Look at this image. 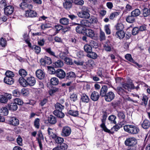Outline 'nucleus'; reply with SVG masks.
Wrapping results in <instances>:
<instances>
[{
	"label": "nucleus",
	"mask_w": 150,
	"mask_h": 150,
	"mask_svg": "<svg viewBox=\"0 0 150 150\" xmlns=\"http://www.w3.org/2000/svg\"><path fill=\"white\" fill-rule=\"evenodd\" d=\"M124 129L127 132L133 134L138 133L139 131L138 127L134 125H127L124 126Z\"/></svg>",
	"instance_id": "1"
},
{
	"label": "nucleus",
	"mask_w": 150,
	"mask_h": 150,
	"mask_svg": "<svg viewBox=\"0 0 150 150\" xmlns=\"http://www.w3.org/2000/svg\"><path fill=\"white\" fill-rule=\"evenodd\" d=\"M78 16L81 18H88L90 16L88 9L87 7L83 6L81 11L77 13Z\"/></svg>",
	"instance_id": "2"
},
{
	"label": "nucleus",
	"mask_w": 150,
	"mask_h": 150,
	"mask_svg": "<svg viewBox=\"0 0 150 150\" xmlns=\"http://www.w3.org/2000/svg\"><path fill=\"white\" fill-rule=\"evenodd\" d=\"M137 143V139L134 137L127 138L125 142V144L127 146H131L135 145Z\"/></svg>",
	"instance_id": "3"
},
{
	"label": "nucleus",
	"mask_w": 150,
	"mask_h": 150,
	"mask_svg": "<svg viewBox=\"0 0 150 150\" xmlns=\"http://www.w3.org/2000/svg\"><path fill=\"white\" fill-rule=\"evenodd\" d=\"M71 133V128L68 126H66L63 127L62 128L61 134L63 137H66L69 136Z\"/></svg>",
	"instance_id": "4"
},
{
	"label": "nucleus",
	"mask_w": 150,
	"mask_h": 150,
	"mask_svg": "<svg viewBox=\"0 0 150 150\" xmlns=\"http://www.w3.org/2000/svg\"><path fill=\"white\" fill-rule=\"evenodd\" d=\"M28 86H33L35 84L36 80L34 77L30 76L26 77Z\"/></svg>",
	"instance_id": "5"
},
{
	"label": "nucleus",
	"mask_w": 150,
	"mask_h": 150,
	"mask_svg": "<svg viewBox=\"0 0 150 150\" xmlns=\"http://www.w3.org/2000/svg\"><path fill=\"white\" fill-rule=\"evenodd\" d=\"M54 27V29H52L50 30L51 32V36H54L58 33L59 31L62 29L63 26L60 25H57Z\"/></svg>",
	"instance_id": "6"
},
{
	"label": "nucleus",
	"mask_w": 150,
	"mask_h": 150,
	"mask_svg": "<svg viewBox=\"0 0 150 150\" xmlns=\"http://www.w3.org/2000/svg\"><path fill=\"white\" fill-rule=\"evenodd\" d=\"M40 62L42 65L45 66L46 65L51 64L52 63V61L50 58L45 56L43 58L40 59Z\"/></svg>",
	"instance_id": "7"
},
{
	"label": "nucleus",
	"mask_w": 150,
	"mask_h": 150,
	"mask_svg": "<svg viewBox=\"0 0 150 150\" xmlns=\"http://www.w3.org/2000/svg\"><path fill=\"white\" fill-rule=\"evenodd\" d=\"M126 123V121H119V125H116L114 126L111 129V133H112L115 131H117L120 128L122 127V125H124Z\"/></svg>",
	"instance_id": "8"
},
{
	"label": "nucleus",
	"mask_w": 150,
	"mask_h": 150,
	"mask_svg": "<svg viewBox=\"0 0 150 150\" xmlns=\"http://www.w3.org/2000/svg\"><path fill=\"white\" fill-rule=\"evenodd\" d=\"M25 1L23 2L20 5V7L23 9H25L26 8L29 9H31L32 8V6L31 4H29L27 3L30 2L31 0H24Z\"/></svg>",
	"instance_id": "9"
},
{
	"label": "nucleus",
	"mask_w": 150,
	"mask_h": 150,
	"mask_svg": "<svg viewBox=\"0 0 150 150\" xmlns=\"http://www.w3.org/2000/svg\"><path fill=\"white\" fill-rule=\"evenodd\" d=\"M55 76L60 79H62L65 76L66 73L62 69H58L56 70Z\"/></svg>",
	"instance_id": "10"
},
{
	"label": "nucleus",
	"mask_w": 150,
	"mask_h": 150,
	"mask_svg": "<svg viewBox=\"0 0 150 150\" xmlns=\"http://www.w3.org/2000/svg\"><path fill=\"white\" fill-rule=\"evenodd\" d=\"M103 47L104 49L106 51L108 52L110 51L112 49V46L110 44V41L107 40L103 43Z\"/></svg>",
	"instance_id": "11"
},
{
	"label": "nucleus",
	"mask_w": 150,
	"mask_h": 150,
	"mask_svg": "<svg viewBox=\"0 0 150 150\" xmlns=\"http://www.w3.org/2000/svg\"><path fill=\"white\" fill-rule=\"evenodd\" d=\"M8 122L10 124L14 126L18 125L19 123L18 119L14 117L10 118L8 121Z\"/></svg>",
	"instance_id": "12"
},
{
	"label": "nucleus",
	"mask_w": 150,
	"mask_h": 150,
	"mask_svg": "<svg viewBox=\"0 0 150 150\" xmlns=\"http://www.w3.org/2000/svg\"><path fill=\"white\" fill-rule=\"evenodd\" d=\"M115 97V95L114 93L112 91H110L106 94L105 96V98L107 101L110 102L114 99Z\"/></svg>",
	"instance_id": "13"
},
{
	"label": "nucleus",
	"mask_w": 150,
	"mask_h": 150,
	"mask_svg": "<svg viewBox=\"0 0 150 150\" xmlns=\"http://www.w3.org/2000/svg\"><path fill=\"white\" fill-rule=\"evenodd\" d=\"M25 15L27 17H34L37 16V13L34 11L29 10L25 11Z\"/></svg>",
	"instance_id": "14"
},
{
	"label": "nucleus",
	"mask_w": 150,
	"mask_h": 150,
	"mask_svg": "<svg viewBox=\"0 0 150 150\" xmlns=\"http://www.w3.org/2000/svg\"><path fill=\"white\" fill-rule=\"evenodd\" d=\"M14 10L13 6L9 5L4 8V11L5 14L7 15L11 14L12 13Z\"/></svg>",
	"instance_id": "15"
},
{
	"label": "nucleus",
	"mask_w": 150,
	"mask_h": 150,
	"mask_svg": "<svg viewBox=\"0 0 150 150\" xmlns=\"http://www.w3.org/2000/svg\"><path fill=\"white\" fill-rule=\"evenodd\" d=\"M36 77L40 79H43L45 76V73L41 70H37L35 72Z\"/></svg>",
	"instance_id": "16"
},
{
	"label": "nucleus",
	"mask_w": 150,
	"mask_h": 150,
	"mask_svg": "<svg viewBox=\"0 0 150 150\" xmlns=\"http://www.w3.org/2000/svg\"><path fill=\"white\" fill-rule=\"evenodd\" d=\"M85 29V33L87 36L92 38L95 37V33L93 30L88 28H86Z\"/></svg>",
	"instance_id": "17"
},
{
	"label": "nucleus",
	"mask_w": 150,
	"mask_h": 150,
	"mask_svg": "<svg viewBox=\"0 0 150 150\" xmlns=\"http://www.w3.org/2000/svg\"><path fill=\"white\" fill-rule=\"evenodd\" d=\"M106 118V116L105 115H104L103 116V119L102 120V124L100 125V127L102 128L103 130L105 132L108 133H111V130L108 129L105 126L104 121Z\"/></svg>",
	"instance_id": "18"
},
{
	"label": "nucleus",
	"mask_w": 150,
	"mask_h": 150,
	"mask_svg": "<svg viewBox=\"0 0 150 150\" xmlns=\"http://www.w3.org/2000/svg\"><path fill=\"white\" fill-rule=\"evenodd\" d=\"M122 87L125 89L127 90L128 91H130L132 89L134 88V84L131 83L129 84L124 83L122 84Z\"/></svg>",
	"instance_id": "19"
},
{
	"label": "nucleus",
	"mask_w": 150,
	"mask_h": 150,
	"mask_svg": "<svg viewBox=\"0 0 150 150\" xmlns=\"http://www.w3.org/2000/svg\"><path fill=\"white\" fill-rule=\"evenodd\" d=\"M142 127L144 129H148L150 127V121L147 119H145L142 124Z\"/></svg>",
	"instance_id": "20"
},
{
	"label": "nucleus",
	"mask_w": 150,
	"mask_h": 150,
	"mask_svg": "<svg viewBox=\"0 0 150 150\" xmlns=\"http://www.w3.org/2000/svg\"><path fill=\"white\" fill-rule=\"evenodd\" d=\"M100 97L99 94L96 91L93 92L91 94V99L94 101H96L99 99Z\"/></svg>",
	"instance_id": "21"
},
{
	"label": "nucleus",
	"mask_w": 150,
	"mask_h": 150,
	"mask_svg": "<svg viewBox=\"0 0 150 150\" xmlns=\"http://www.w3.org/2000/svg\"><path fill=\"white\" fill-rule=\"evenodd\" d=\"M76 77L75 73L72 71L69 72L67 73L66 78L69 80H72Z\"/></svg>",
	"instance_id": "22"
},
{
	"label": "nucleus",
	"mask_w": 150,
	"mask_h": 150,
	"mask_svg": "<svg viewBox=\"0 0 150 150\" xmlns=\"http://www.w3.org/2000/svg\"><path fill=\"white\" fill-rule=\"evenodd\" d=\"M108 91V87L104 85L101 88L100 92V96L102 97L105 96L106 94V93Z\"/></svg>",
	"instance_id": "23"
},
{
	"label": "nucleus",
	"mask_w": 150,
	"mask_h": 150,
	"mask_svg": "<svg viewBox=\"0 0 150 150\" xmlns=\"http://www.w3.org/2000/svg\"><path fill=\"white\" fill-rule=\"evenodd\" d=\"M117 116L120 120L119 121H125V115L124 112L123 111H117Z\"/></svg>",
	"instance_id": "24"
},
{
	"label": "nucleus",
	"mask_w": 150,
	"mask_h": 150,
	"mask_svg": "<svg viewBox=\"0 0 150 150\" xmlns=\"http://www.w3.org/2000/svg\"><path fill=\"white\" fill-rule=\"evenodd\" d=\"M81 100L85 103H88L89 101V99L87 95L84 93H82L81 95Z\"/></svg>",
	"instance_id": "25"
},
{
	"label": "nucleus",
	"mask_w": 150,
	"mask_h": 150,
	"mask_svg": "<svg viewBox=\"0 0 150 150\" xmlns=\"http://www.w3.org/2000/svg\"><path fill=\"white\" fill-rule=\"evenodd\" d=\"M8 107L10 110L14 111L17 110L18 107L17 104L14 102L8 105Z\"/></svg>",
	"instance_id": "26"
},
{
	"label": "nucleus",
	"mask_w": 150,
	"mask_h": 150,
	"mask_svg": "<svg viewBox=\"0 0 150 150\" xmlns=\"http://www.w3.org/2000/svg\"><path fill=\"white\" fill-rule=\"evenodd\" d=\"M135 18L131 14L128 16L126 18V21L129 23H132L134 22L135 21Z\"/></svg>",
	"instance_id": "27"
},
{
	"label": "nucleus",
	"mask_w": 150,
	"mask_h": 150,
	"mask_svg": "<svg viewBox=\"0 0 150 150\" xmlns=\"http://www.w3.org/2000/svg\"><path fill=\"white\" fill-rule=\"evenodd\" d=\"M18 81L20 85L24 87L28 86L26 78L25 79L23 77H20Z\"/></svg>",
	"instance_id": "28"
},
{
	"label": "nucleus",
	"mask_w": 150,
	"mask_h": 150,
	"mask_svg": "<svg viewBox=\"0 0 150 150\" xmlns=\"http://www.w3.org/2000/svg\"><path fill=\"white\" fill-rule=\"evenodd\" d=\"M125 33L122 30L118 31L116 32L115 35L117 38L120 39L123 38L125 36Z\"/></svg>",
	"instance_id": "29"
},
{
	"label": "nucleus",
	"mask_w": 150,
	"mask_h": 150,
	"mask_svg": "<svg viewBox=\"0 0 150 150\" xmlns=\"http://www.w3.org/2000/svg\"><path fill=\"white\" fill-rule=\"evenodd\" d=\"M5 83L9 85L13 84L14 82V80L13 78L5 77L4 79Z\"/></svg>",
	"instance_id": "30"
},
{
	"label": "nucleus",
	"mask_w": 150,
	"mask_h": 150,
	"mask_svg": "<svg viewBox=\"0 0 150 150\" xmlns=\"http://www.w3.org/2000/svg\"><path fill=\"white\" fill-rule=\"evenodd\" d=\"M141 13V11L139 9L136 8L132 11L130 14L135 18L139 16L140 14Z\"/></svg>",
	"instance_id": "31"
},
{
	"label": "nucleus",
	"mask_w": 150,
	"mask_h": 150,
	"mask_svg": "<svg viewBox=\"0 0 150 150\" xmlns=\"http://www.w3.org/2000/svg\"><path fill=\"white\" fill-rule=\"evenodd\" d=\"M54 114L58 117L62 118L64 116V114L62 112V110H54Z\"/></svg>",
	"instance_id": "32"
},
{
	"label": "nucleus",
	"mask_w": 150,
	"mask_h": 150,
	"mask_svg": "<svg viewBox=\"0 0 150 150\" xmlns=\"http://www.w3.org/2000/svg\"><path fill=\"white\" fill-rule=\"evenodd\" d=\"M48 121L51 124H55L57 122L56 118L52 115H50L48 118Z\"/></svg>",
	"instance_id": "33"
},
{
	"label": "nucleus",
	"mask_w": 150,
	"mask_h": 150,
	"mask_svg": "<svg viewBox=\"0 0 150 150\" xmlns=\"http://www.w3.org/2000/svg\"><path fill=\"white\" fill-rule=\"evenodd\" d=\"M64 64L62 61L58 60L53 63V66L55 67H61L63 66Z\"/></svg>",
	"instance_id": "34"
},
{
	"label": "nucleus",
	"mask_w": 150,
	"mask_h": 150,
	"mask_svg": "<svg viewBox=\"0 0 150 150\" xmlns=\"http://www.w3.org/2000/svg\"><path fill=\"white\" fill-rule=\"evenodd\" d=\"M0 113L1 115H7L8 113V110L6 107H3L0 108Z\"/></svg>",
	"instance_id": "35"
},
{
	"label": "nucleus",
	"mask_w": 150,
	"mask_h": 150,
	"mask_svg": "<svg viewBox=\"0 0 150 150\" xmlns=\"http://www.w3.org/2000/svg\"><path fill=\"white\" fill-rule=\"evenodd\" d=\"M53 130L50 128H49L47 129L48 133L50 137L54 139L56 137V135L53 132Z\"/></svg>",
	"instance_id": "36"
},
{
	"label": "nucleus",
	"mask_w": 150,
	"mask_h": 150,
	"mask_svg": "<svg viewBox=\"0 0 150 150\" xmlns=\"http://www.w3.org/2000/svg\"><path fill=\"white\" fill-rule=\"evenodd\" d=\"M59 22L63 25H67L69 23V20L66 18H62L60 19Z\"/></svg>",
	"instance_id": "37"
},
{
	"label": "nucleus",
	"mask_w": 150,
	"mask_h": 150,
	"mask_svg": "<svg viewBox=\"0 0 150 150\" xmlns=\"http://www.w3.org/2000/svg\"><path fill=\"white\" fill-rule=\"evenodd\" d=\"M142 104L146 107L148 104V97L145 95L143 96L142 99Z\"/></svg>",
	"instance_id": "38"
},
{
	"label": "nucleus",
	"mask_w": 150,
	"mask_h": 150,
	"mask_svg": "<svg viewBox=\"0 0 150 150\" xmlns=\"http://www.w3.org/2000/svg\"><path fill=\"white\" fill-rule=\"evenodd\" d=\"M55 110H62L64 108V106L59 103H56L55 105Z\"/></svg>",
	"instance_id": "39"
},
{
	"label": "nucleus",
	"mask_w": 150,
	"mask_h": 150,
	"mask_svg": "<svg viewBox=\"0 0 150 150\" xmlns=\"http://www.w3.org/2000/svg\"><path fill=\"white\" fill-rule=\"evenodd\" d=\"M116 118V117L115 116L112 115H111L109 117L108 119L110 121L111 123L115 124L116 123V122L115 120Z\"/></svg>",
	"instance_id": "40"
},
{
	"label": "nucleus",
	"mask_w": 150,
	"mask_h": 150,
	"mask_svg": "<svg viewBox=\"0 0 150 150\" xmlns=\"http://www.w3.org/2000/svg\"><path fill=\"white\" fill-rule=\"evenodd\" d=\"M19 74L22 77H24L27 75V72L24 69H20L18 72Z\"/></svg>",
	"instance_id": "41"
},
{
	"label": "nucleus",
	"mask_w": 150,
	"mask_h": 150,
	"mask_svg": "<svg viewBox=\"0 0 150 150\" xmlns=\"http://www.w3.org/2000/svg\"><path fill=\"white\" fill-rule=\"evenodd\" d=\"M51 83L52 85H57L59 83L58 79L56 77H53L51 78L50 80Z\"/></svg>",
	"instance_id": "42"
},
{
	"label": "nucleus",
	"mask_w": 150,
	"mask_h": 150,
	"mask_svg": "<svg viewBox=\"0 0 150 150\" xmlns=\"http://www.w3.org/2000/svg\"><path fill=\"white\" fill-rule=\"evenodd\" d=\"M32 50H34V51L37 54H38L41 51L40 47L38 46L35 45H34L33 46Z\"/></svg>",
	"instance_id": "43"
},
{
	"label": "nucleus",
	"mask_w": 150,
	"mask_h": 150,
	"mask_svg": "<svg viewBox=\"0 0 150 150\" xmlns=\"http://www.w3.org/2000/svg\"><path fill=\"white\" fill-rule=\"evenodd\" d=\"M68 113L70 115L74 117L77 116L78 115V111L77 110H70L68 112Z\"/></svg>",
	"instance_id": "44"
},
{
	"label": "nucleus",
	"mask_w": 150,
	"mask_h": 150,
	"mask_svg": "<svg viewBox=\"0 0 150 150\" xmlns=\"http://www.w3.org/2000/svg\"><path fill=\"white\" fill-rule=\"evenodd\" d=\"M89 18L88 20L91 24V23H95L97 22V19L93 16H91L89 17Z\"/></svg>",
	"instance_id": "45"
},
{
	"label": "nucleus",
	"mask_w": 150,
	"mask_h": 150,
	"mask_svg": "<svg viewBox=\"0 0 150 150\" xmlns=\"http://www.w3.org/2000/svg\"><path fill=\"white\" fill-rule=\"evenodd\" d=\"M48 70L49 74H51L55 75L56 70H55L53 67L51 66H48Z\"/></svg>",
	"instance_id": "46"
},
{
	"label": "nucleus",
	"mask_w": 150,
	"mask_h": 150,
	"mask_svg": "<svg viewBox=\"0 0 150 150\" xmlns=\"http://www.w3.org/2000/svg\"><path fill=\"white\" fill-rule=\"evenodd\" d=\"M84 49L86 52L88 53L91 52L92 51L91 46L89 44L85 45L84 47Z\"/></svg>",
	"instance_id": "47"
},
{
	"label": "nucleus",
	"mask_w": 150,
	"mask_h": 150,
	"mask_svg": "<svg viewBox=\"0 0 150 150\" xmlns=\"http://www.w3.org/2000/svg\"><path fill=\"white\" fill-rule=\"evenodd\" d=\"M85 29L86 28H83L82 26L79 25L76 27V30L77 33H83V30L85 31Z\"/></svg>",
	"instance_id": "48"
},
{
	"label": "nucleus",
	"mask_w": 150,
	"mask_h": 150,
	"mask_svg": "<svg viewBox=\"0 0 150 150\" xmlns=\"http://www.w3.org/2000/svg\"><path fill=\"white\" fill-rule=\"evenodd\" d=\"M5 77L13 78L15 75L13 72L10 71H7L5 73Z\"/></svg>",
	"instance_id": "49"
},
{
	"label": "nucleus",
	"mask_w": 150,
	"mask_h": 150,
	"mask_svg": "<svg viewBox=\"0 0 150 150\" xmlns=\"http://www.w3.org/2000/svg\"><path fill=\"white\" fill-rule=\"evenodd\" d=\"M0 45L2 47H5L6 45L7 42L5 39L1 38L0 39Z\"/></svg>",
	"instance_id": "50"
},
{
	"label": "nucleus",
	"mask_w": 150,
	"mask_h": 150,
	"mask_svg": "<svg viewBox=\"0 0 150 150\" xmlns=\"http://www.w3.org/2000/svg\"><path fill=\"white\" fill-rule=\"evenodd\" d=\"M63 6L65 8L68 9L70 8L72 6V3L68 2L65 1L63 3Z\"/></svg>",
	"instance_id": "51"
},
{
	"label": "nucleus",
	"mask_w": 150,
	"mask_h": 150,
	"mask_svg": "<svg viewBox=\"0 0 150 150\" xmlns=\"http://www.w3.org/2000/svg\"><path fill=\"white\" fill-rule=\"evenodd\" d=\"M125 57L126 59L129 61L134 63V61L132 58L131 55L129 54H127L125 56Z\"/></svg>",
	"instance_id": "52"
},
{
	"label": "nucleus",
	"mask_w": 150,
	"mask_h": 150,
	"mask_svg": "<svg viewBox=\"0 0 150 150\" xmlns=\"http://www.w3.org/2000/svg\"><path fill=\"white\" fill-rule=\"evenodd\" d=\"M87 56L88 57L95 59L97 58V55L96 53L91 52L88 54Z\"/></svg>",
	"instance_id": "53"
},
{
	"label": "nucleus",
	"mask_w": 150,
	"mask_h": 150,
	"mask_svg": "<svg viewBox=\"0 0 150 150\" xmlns=\"http://www.w3.org/2000/svg\"><path fill=\"white\" fill-rule=\"evenodd\" d=\"M68 53V50H66L65 52L60 53L59 56L61 58L64 59L65 57H66Z\"/></svg>",
	"instance_id": "54"
},
{
	"label": "nucleus",
	"mask_w": 150,
	"mask_h": 150,
	"mask_svg": "<svg viewBox=\"0 0 150 150\" xmlns=\"http://www.w3.org/2000/svg\"><path fill=\"white\" fill-rule=\"evenodd\" d=\"M8 101V100L6 96L3 95H0V102L2 103H5Z\"/></svg>",
	"instance_id": "55"
},
{
	"label": "nucleus",
	"mask_w": 150,
	"mask_h": 150,
	"mask_svg": "<svg viewBox=\"0 0 150 150\" xmlns=\"http://www.w3.org/2000/svg\"><path fill=\"white\" fill-rule=\"evenodd\" d=\"M105 33L100 30L99 34V38L100 41L104 40L105 39Z\"/></svg>",
	"instance_id": "56"
},
{
	"label": "nucleus",
	"mask_w": 150,
	"mask_h": 150,
	"mask_svg": "<svg viewBox=\"0 0 150 150\" xmlns=\"http://www.w3.org/2000/svg\"><path fill=\"white\" fill-rule=\"evenodd\" d=\"M13 94L14 96L18 97L21 94V91L18 89H16L13 91Z\"/></svg>",
	"instance_id": "57"
},
{
	"label": "nucleus",
	"mask_w": 150,
	"mask_h": 150,
	"mask_svg": "<svg viewBox=\"0 0 150 150\" xmlns=\"http://www.w3.org/2000/svg\"><path fill=\"white\" fill-rule=\"evenodd\" d=\"M142 12V14L144 17H147L150 14L149 12V10L148 8H144L143 9Z\"/></svg>",
	"instance_id": "58"
},
{
	"label": "nucleus",
	"mask_w": 150,
	"mask_h": 150,
	"mask_svg": "<svg viewBox=\"0 0 150 150\" xmlns=\"http://www.w3.org/2000/svg\"><path fill=\"white\" fill-rule=\"evenodd\" d=\"M40 120L38 118L36 119L34 121V125L35 127L37 129H38L40 127Z\"/></svg>",
	"instance_id": "59"
},
{
	"label": "nucleus",
	"mask_w": 150,
	"mask_h": 150,
	"mask_svg": "<svg viewBox=\"0 0 150 150\" xmlns=\"http://www.w3.org/2000/svg\"><path fill=\"white\" fill-rule=\"evenodd\" d=\"M117 93L120 95H122L123 93L124 92V90L120 87H117V89L114 88Z\"/></svg>",
	"instance_id": "60"
},
{
	"label": "nucleus",
	"mask_w": 150,
	"mask_h": 150,
	"mask_svg": "<svg viewBox=\"0 0 150 150\" xmlns=\"http://www.w3.org/2000/svg\"><path fill=\"white\" fill-rule=\"evenodd\" d=\"M81 24L83 26L86 27L90 26V24L88 20H84L81 21Z\"/></svg>",
	"instance_id": "61"
},
{
	"label": "nucleus",
	"mask_w": 150,
	"mask_h": 150,
	"mask_svg": "<svg viewBox=\"0 0 150 150\" xmlns=\"http://www.w3.org/2000/svg\"><path fill=\"white\" fill-rule=\"evenodd\" d=\"M55 138V141L57 143L61 144L64 141L63 138L61 137H56Z\"/></svg>",
	"instance_id": "62"
},
{
	"label": "nucleus",
	"mask_w": 150,
	"mask_h": 150,
	"mask_svg": "<svg viewBox=\"0 0 150 150\" xmlns=\"http://www.w3.org/2000/svg\"><path fill=\"white\" fill-rule=\"evenodd\" d=\"M51 24L49 23H47L44 24H42L41 26V28L42 29H45L47 28L51 27Z\"/></svg>",
	"instance_id": "63"
},
{
	"label": "nucleus",
	"mask_w": 150,
	"mask_h": 150,
	"mask_svg": "<svg viewBox=\"0 0 150 150\" xmlns=\"http://www.w3.org/2000/svg\"><path fill=\"white\" fill-rule=\"evenodd\" d=\"M14 102L16 104L20 105H22L23 103V101L19 98H16L14 100Z\"/></svg>",
	"instance_id": "64"
}]
</instances>
